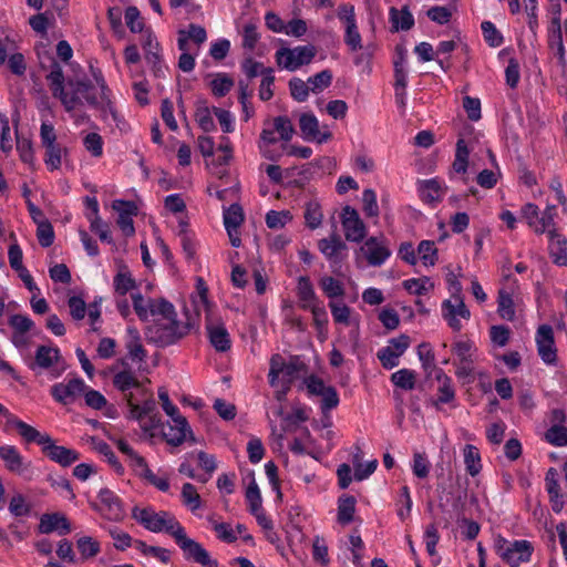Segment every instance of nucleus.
<instances>
[{
	"instance_id": "f257e3e1",
	"label": "nucleus",
	"mask_w": 567,
	"mask_h": 567,
	"mask_svg": "<svg viewBox=\"0 0 567 567\" xmlns=\"http://www.w3.org/2000/svg\"><path fill=\"white\" fill-rule=\"evenodd\" d=\"M153 323L147 326L145 337L148 342L158 347L174 344L188 334L192 328L189 321L183 323L176 320V312L173 308L169 313H159Z\"/></svg>"
},
{
	"instance_id": "f03ea898",
	"label": "nucleus",
	"mask_w": 567,
	"mask_h": 567,
	"mask_svg": "<svg viewBox=\"0 0 567 567\" xmlns=\"http://www.w3.org/2000/svg\"><path fill=\"white\" fill-rule=\"evenodd\" d=\"M132 517L147 530L153 533L165 532L172 537L182 527L173 514L165 511L155 512L152 507L141 508L135 506L132 509Z\"/></svg>"
},
{
	"instance_id": "7ed1b4c3",
	"label": "nucleus",
	"mask_w": 567,
	"mask_h": 567,
	"mask_svg": "<svg viewBox=\"0 0 567 567\" xmlns=\"http://www.w3.org/2000/svg\"><path fill=\"white\" fill-rule=\"evenodd\" d=\"M496 554L509 566L517 567L520 563L530 560L534 547L530 542L520 539L508 542L498 535L494 540Z\"/></svg>"
},
{
	"instance_id": "20e7f679",
	"label": "nucleus",
	"mask_w": 567,
	"mask_h": 567,
	"mask_svg": "<svg viewBox=\"0 0 567 567\" xmlns=\"http://www.w3.org/2000/svg\"><path fill=\"white\" fill-rule=\"evenodd\" d=\"M317 54V49L311 45H298L293 49L281 48L276 52V62L280 68L296 71L302 65L309 64Z\"/></svg>"
},
{
	"instance_id": "39448f33",
	"label": "nucleus",
	"mask_w": 567,
	"mask_h": 567,
	"mask_svg": "<svg viewBox=\"0 0 567 567\" xmlns=\"http://www.w3.org/2000/svg\"><path fill=\"white\" fill-rule=\"evenodd\" d=\"M174 539L183 550L187 560H193L202 567H218L217 560L213 559L209 553L198 542L189 538L182 526L174 535Z\"/></svg>"
},
{
	"instance_id": "423d86ee",
	"label": "nucleus",
	"mask_w": 567,
	"mask_h": 567,
	"mask_svg": "<svg viewBox=\"0 0 567 567\" xmlns=\"http://www.w3.org/2000/svg\"><path fill=\"white\" fill-rule=\"evenodd\" d=\"M133 308L142 321H147L150 317H157L159 313H169L173 305L165 299L144 298L141 292L131 295Z\"/></svg>"
},
{
	"instance_id": "0eeeda50",
	"label": "nucleus",
	"mask_w": 567,
	"mask_h": 567,
	"mask_svg": "<svg viewBox=\"0 0 567 567\" xmlns=\"http://www.w3.org/2000/svg\"><path fill=\"white\" fill-rule=\"evenodd\" d=\"M308 392L312 395L321 396V411L327 413L339 405V394L332 385H326L323 380L316 375H310L305 380Z\"/></svg>"
},
{
	"instance_id": "6e6552de",
	"label": "nucleus",
	"mask_w": 567,
	"mask_h": 567,
	"mask_svg": "<svg viewBox=\"0 0 567 567\" xmlns=\"http://www.w3.org/2000/svg\"><path fill=\"white\" fill-rule=\"evenodd\" d=\"M442 316L447 321L451 329L460 331L462 323L458 317L468 320L471 312L465 306L462 296L452 295V299L444 300L442 303Z\"/></svg>"
},
{
	"instance_id": "1a4fd4ad",
	"label": "nucleus",
	"mask_w": 567,
	"mask_h": 567,
	"mask_svg": "<svg viewBox=\"0 0 567 567\" xmlns=\"http://www.w3.org/2000/svg\"><path fill=\"white\" fill-rule=\"evenodd\" d=\"M85 388L84 381L75 378L69 380L66 383H55L51 386L50 393L56 402L68 405L80 398L84 393Z\"/></svg>"
},
{
	"instance_id": "9d476101",
	"label": "nucleus",
	"mask_w": 567,
	"mask_h": 567,
	"mask_svg": "<svg viewBox=\"0 0 567 567\" xmlns=\"http://www.w3.org/2000/svg\"><path fill=\"white\" fill-rule=\"evenodd\" d=\"M536 344L538 355L546 364H555L557 361V349L555 347L554 331L549 324H542L536 332Z\"/></svg>"
},
{
	"instance_id": "9b49d317",
	"label": "nucleus",
	"mask_w": 567,
	"mask_h": 567,
	"mask_svg": "<svg viewBox=\"0 0 567 567\" xmlns=\"http://www.w3.org/2000/svg\"><path fill=\"white\" fill-rule=\"evenodd\" d=\"M341 223L347 240L359 243L365 237V225L353 207L342 209Z\"/></svg>"
},
{
	"instance_id": "f8f14e48",
	"label": "nucleus",
	"mask_w": 567,
	"mask_h": 567,
	"mask_svg": "<svg viewBox=\"0 0 567 567\" xmlns=\"http://www.w3.org/2000/svg\"><path fill=\"white\" fill-rule=\"evenodd\" d=\"M0 460L11 473L25 475L31 472V462L27 461L14 445H1Z\"/></svg>"
},
{
	"instance_id": "ddd939ff",
	"label": "nucleus",
	"mask_w": 567,
	"mask_h": 567,
	"mask_svg": "<svg viewBox=\"0 0 567 567\" xmlns=\"http://www.w3.org/2000/svg\"><path fill=\"white\" fill-rule=\"evenodd\" d=\"M101 506L99 511L110 520H121L125 516V511L121 498L110 488H102L97 495Z\"/></svg>"
},
{
	"instance_id": "4468645a",
	"label": "nucleus",
	"mask_w": 567,
	"mask_h": 567,
	"mask_svg": "<svg viewBox=\"0 0 567 567\" xmlns=\"http://www.w3.org/2000/svg\"><path fill=\"white\" fill-rule=\"evenodd\" d=\"M319 250L331 262V268L334 274H339L338 268L341 267L343 259L342 251L347 249L346 244L340 237L333 235L330 238H323L318 243Z\"/></svg>"
},
{
	"instance_id": "2eb2a0df",
	"label": "nucleus",
	"mask_w": 567,
	"mask_h": 567,
	"mask_svg": "<svg viewBox=\"0 0 567 567\" xmlns=\"http://www.w3.org/2000/svg\"><path fill=\"white\" fill-rule=\"evenodd\" d=\"M112 208L118 213L117 225L126 237L133 236L135 233L132 217L137 214L135 203L123 199H115Z\"/></svg>"
},
{
	"instance_id": "dca6fc26",
	"label": "nucleus",
	"mask_w": 567,
	"mask_h": 567,
	"mask_svg": "<svg viewBox=\"0 0 567 567\" xmlns=\"http://www.w3.org/2000/svg\"><path fill=\"white\" fill-rule=\"evenodd\" d=\"M299 127L301 135L307 141L323 143L332 137L330 131H320L319 121L312 113H302L299 117Z\"/></svg>"
},
{
	"instance_id": "f3484780",
	"label": "nucleus",
	"mask_w": 567,
	"mask_h": 567,
	"mask_svg": "<svg viewBox=\"0 0 567 567\" xmlns=\"http://www.w3.org/2000/svg\"><path fill=\"white\" fill-rule=\"evenodd\" d=\"M360 250L364 255L368 264L373 267L381 266L391 255V251L384 245V241L378 237L368 238L361 246Z\"/></svg>"
},
{
	"instance_id": "a211bd4d",
	"label": "nucleus",
	"mask_w": 567,
	"mask_h": 567,
	"mask_svg": "<svg viewBox=\"0 0 567 567\" xmlns=\"http://www.w3.org/2000/svg\"><path fill=\"white\" fill-rule=\"evenodd\" d=\"M172 422L173 424H168L167 430L163 431V437L167 444L179 446L185 442L187 435L195 441L188 422L183 415L176 416Z\"/></svg>"
},
{
	"instance_id": "6ab92c4d",
	"label": "nucleus",
	"mask_w": 567,
	"mask_h": 567,
	"mask_svg": "<svg viewBox=\"0 0 567 567\" xmlns=\"http://www.w3.org/2000/svg\"><path fill=\"white\" fill-rule=\"evenodd\" d=\"M142 47L145 51V60L152 65L154 74L156 76H163L164 68L162 65V56L159 54V43L150 30L142 34Z\"/></svg>"
},
{
	"instance_id": "aec40b11",
	"label": "nucleus",
	"mask_w": 567,
	"mask_h": 567,
	"mask_svg": "<svg viewBox=\"0 0 567 567\" xmlns=\"http://www.w3.org/2000/svg\"><path fill=\"white\" fill-rule=\"evenodd\" d=\"M206 330L208 339L218 352H226L231 347V340L229 333L224 324L215 323L209 313L206 315Z\"/></svg>"
},
{
	"instance_id": "412c9836",
	"label": "nucleus",
	"mask_w": 567,
	"mask_h": 567,
	"mask_svg": "<svg viewBox=\"0 0 567 567\" xmlns=\"http://www.w3.org/2000/svg\"><path fill=\"white\" fill-rule=\"evenodd\" d=\"M43 453L53 462L63 467H68L80 458L78 451L56 445L50 437V441L42 447Z\"/></svg>"
},
{
	"instance_id": "4be33fe9",
	"label": "nucleus",
	"mask_w": 567,
	"mask_h": 567,
	"mask_svg": "<svg viewBox=\"0 0 567 567\" xmlns=\"http://www.w3.org/2000/svg\"><path fill=\"white\" fill-rule=\"evenodd\" d=\"M297 296L299 299V307L303 310H312L316 306L322 302L319 300L310 278L300 276L297 282Z\"/></svg>"
},
{
	"instance_id": "5701e85b",
	"label": "nucleus",
	"mask_w": 567,
	"mask_h": 567,
	"mask_svg": "<svg viewBox=\"0 0 567 567\" xmlns=\"http://www.w3.org/2000/svg\"><path fill=\"white\" fill-rule=\"evenodd\" d=\"M39 530L42 534L58 530L60 535H66L71 532V525L63 514H43L40 519Z\"/></svg>"
},
{
	"instance_id": "b1692460",
	"label": "nucleus",
	"mask_w": 567,
	"mask_h": 567,
	"mask_svg": "<svg viewBox=\"0 0 567 567\" xmlns=\"http://www.w3.org/2000/svg\"><path fill=\"white\" fill-rule=\"evenodd\" d=\"M549 254L557 266H567V239L556 229H549Z\"/></svg>"
},
{
	"instance_id": "393cba45",
	"label": "nucleus",
	"mask_w": 567,
	"mask_h": 567,
	"mask_svg": "<svg viewBox=\"0 0 567 567\" xmlns=\"http://www.w3.org/2000/svg\"><path fill=\"white\" fill-rule=\"evenodd\" d=\"M113 386L122 392L124 400L126 394H133L132 390H142V384L135 373L131 370H122L116 372L112 379Z\"/></svg>"
},
{
	"instance_id": "a878e982",
	"label": "nucleus",
	"mask_w": 567,
	"mask_h": 567,
	"mask_svg": "<svg viewBox=\"0 0 567 567\" xmlns=\"http://www.w3.org/2000/svg\"><path fill=\"white\" fill-rule=\"evenodd\" d=\"M389 20L392 24V31L398 32L409 31L414 25V18L408 6L402 7L401 10L391 7L389 10Z\"/></svg>"
},
{
	"instance_id": "bb28decb",
	"label": "nucleus",
	"mask_w": 567,
	"mask_h": 567,
	"mask_svg": "<svg viewBox=\"0 0 567 567\" xmlns=\"http://www.w3.org/2000/svg\"><path fill=\"white\" fill-rule=\"evenodd\" d=\"M140 406L144 417L146 419V421L142 423V430L144 432H151L162 425L157 404L153 398L145 399Z\"/></svg>"
},
{
	"instance_id": "cd10ccee",
	"label": "nucleus",
	"mask_w": 567,
	"mask_h": 567,
	"mask_svg": "<svg viewBox=\"0 0 567 567\" xmlns=\"http://www.w3.org/2000/svg\"><path fill=\"white\" fill-rule=\"evenodd\" d=\"M113 287L118 297H125L128 291L136 288V281L125 266L121 267L118 272L114 276Z\"/></svg>"
},
{
	"instance_id": "c85d7f7f",
	"label": "nucleus",
	"mask_w": 567,
	"mask_h": 567,
	"mask_svg": "<svg viewBox=\"0 0 567 567\" xmlns=\"http://www.w3.org/2000/svg\"><path fill=\"white\" fill-rule=\"evenodd\" d=\"M435 378L439 382H441V385L437 389V401L435 404L439 403H449L454 400L455 398V391L452 385V380L450 377H447L442 369H435Z\"/></svg>"
},
{
	"instance_id": "c756f323",
	"label": "nucleus",
	"mask_w": 567,
	"mask_h": 567,
	"mask_svg": "<svg viewBox=\"0 0 567 567\" xmlns=\"http://www.w3.org/2000/svg\"><path fill=\"white\" fill-rule=\"evenodd\" d=\"M59 358L60 351L58 348L40 346L35 351V360L32 368L49 369L54 362H58Z\"/></svg>"
},
{
	"instance_id": "7c9ffc66",
	"label": "nucleus",
	"mask_w": 567,
	"mask_h": 567,
	"mask_svg": "<svg viewBox=\"0 0 567 567\" xmlns=\"http://www.w3.org/2000/svg\"><path fill=\"white\" fill-rule=\"evenodd\" d=\"M464 464L466 472L471 476H476L482 470L481 453L475 445L466 444L463 450Z\"/></svg>"
},
{
	"instance_id": "2f4dec72",
	"label": "nucleus",
	"mask_w": 567,
	"mask_h": 567,
	"mask_svg": "<svg viewBox=\"0 0 567 567\" xmlns=\"http://www.w3.org/2000/svg\"><path fill=\"white\" fill-rule=\"evenodd\" d=\"M50 90L53 96L63 94L64 90V74L61 65L52 59L50 72L47 75Z\"/></svg>"
},
{
	"instance_id": "473e14b6",
	"label": "nucleus",
	"mask_w": 567,
	"mask_h": 567,
	"mask_svg": "<svg viewBox=\"0 0 567 567\" xmlns=\"http://www.w3.org/2000/svg\"><path fill=\"white\" fill-rule=\"evenodd\" d=\"M522 217L536 234H544V223L540 220V213L537 205L527 203L522 207Z\"/></svg>"
},
{
	"instance_id": "72a5a7b5",
	"label": "nucleus",
	"mask_w": 567,
	"mask_h": 567,
	"mask_svg": "<svg viewBox=\"0 0 567 567\" xmlns=\"http://www.w3.org/2000/svg\"><path fill=\"white\" fill-rule=\"evenodd\" d=\"M195 120L204 132H212L216 128L212 111L204 100L196 103Z\"/></svg>"
},
{
	"instance_id": "f704fd0d",
	"label": "nucleus",
	"mask_w": 567,
	"mask_h": 567,
	"mask_svg": "<svg viewBox=\"0 0 567 567\" xmlns=\"http://www.w3.org/2000/svg\"><path fill=\"white\" fill-rule=\"evenodd\" d=\"M127 332L131 336V340L126 344L130 358L133 361L144 362L147 353L141 342L138 331L135 328H128Z\"/></svg>"
},
{
	"instance_id": "c9c22d12",
	"label": "nucleus",
	"mask_w": 567,
	"mask_h": 567,
	"mask_svg": "<svg viewBox=\"0 0 567 567\" xmlns=\"http://www.w3.org/2000/svg\"><path fill=\"white\" fill-rule=\"evenodd\" d=\"M319 286L324 296L331 300L342 298L346 293L343 284L331 276H323L319 280Z\"/></svg>"
},
{
	"instance_id": "e433bc0d",
	"label": "nucleus",
	"mask_w": 567,
	"mask_h": 567,
	"mask_svg": "<svg viewBox=\"0 0 567 567\" xmlns=\"http://www.w3.org/2000/svg\"><path fill=\"white\" fill-rule=\"evenodd\" d=\"M355 513V498L353 496H343L338 501V522L341 525H348L353 520Z\"/></svg>"
},
{
	"instance_id": "4c0bfd02",
	"label": "nucleus",
	"mask_w": 567,
	"mask_h": 567,
	"mask_svg": "<svg viewBox=\"0 0 567 567\" xmlns=\"http://www.w3.org/2000/svg\"><path fill=\"white\" fill-rule=\"evenodd\" d=\"M391 382L396 386L405 391H411L415 388L416 373L413 370L403 368L392 373Z\"/></svg>"
},
{
	"instance_id": "58836bf2",
	"label": "nucleus",
	"mask_w": 567,
	"mask_h": 567,
	"mask_svg": "<svg viewBox=\"0 0 567 567\" xmlns=\"http://www.w3.org/2000/svg\"><path fill=\"white\" fill-rule=\"evenodd\" d=\"M403 287L412 295L424 296L434 289V284L429 277L412 278L403 281Z\"/></svg>"
},
{
	"instance_id": "ea45409f",
	"label": "nucleus",
	"mask_w": 567,
	"mask_h": 567,
	"mask_svg": "<svg viewBox=\"0 0 567 567\" xmlns=\"http://www.w3.org/2000/svg\"><path fill=\"white\" fill-rule=\"evenodd\" d=\"M91 73H92V76H93L94 81L96 82L97 86L101 89V94H100L101 103L106 105V109L109 110L112 117L114 120H116L117 114H116L115 110L112 107L111 100L109 97L110 90L106 85V82L104 80V76H103L101 70L94 69L93 66H91Z\"/></svg>"
},
{
	"instance_id": "a19ab883",
	"label": "nucleus",
	"mask_w": 567,
	"mask_h": 567,
	"mask_svg": "<svg viewBox=\"0 0 567 567\" xmlns=\"http://www.w3.org/2000/svg\"><path fill=\"white\" fill-rule=\"evenodd\" d=\"M313 318V324L316 327V330L318 332V338L321 341H324L327 339L328 334V313L322 306H316L312 310H310Z\"/></svg>"
},
{
	"instance_id": "79ce46f5",
	"label": "nucleus",
	"mask_w": 567,
	"mask_h": 567,
	"mask_svg": "<svg viewBox=\"0 0 567 567\" xmlns=\"http://www.w3.org/2000/svg\"><path fill=\"white\" fill-rule=\"evenodd\" d=\"M182 502L193 513L200 508L202 498L196 487L190 483H185L182 487Z\"/></svg>"
},
{
	"instance_id": "37998d69",
	"label": "nucleus",
	"mask_w": 567,
	"mask_h": 567,
	"mask_svg": "<svg viewBox=\"0 0 567 567\" xmlns=\"http://www.w3.org/2000/svg\"><path fill=\"white\" fill-rule=\"evenodd\" d=\"M470 151L463 138H460L456 143L455 158L453 162V169L458 174H464L468 166Z\"/></svg>"
},
{
	"instance_id": "c03bdc74",
	"label": "nucleus",
	"mask_w": 567,
	"mask_h": 567,
	"mask_svg": "<svg viewBox=\"0 0 567 567\" xmlns=\"http://www.w3.org/2000/svg\"><path fill=\"white\" fill-rule=\"evenodd\" d=\"M134 547L137 550H140L143 555H145V556L151 555V556L157 558L158 560H161L164 564L168 563L169 559H171V553L166 548L157 547V546H148L143 540H135L134 542Z\"/></svg>"
},
{
	"instance_id": "a18cd8bd",
	"label": "nucleus",
	"mask_w": 567,
	"mask_h": 567,
	"mask_svg": "<svg viewBox=\"0 0 567 567\" xmlns=\"http://www.w3.org/2000/svg\"><path fill=\"white\" fill-rule=\"evenodd\" d=\"M18 432L25 442H35L42 447L45 443L50 441V435L41 434L37 429H34L33 426L29 425L25 422L19 424Z\"/></svg>"
},
{
	"instance_id": "49530a36",
	"label": "nucleus",
	"mask_w": 567,
	"mask_h": 567,
	"mask_svg": "<svg viewBox=\"0 0 567 567\" xmlns=\"http://www.w3.org/2000/svg\"><path fill=\"white\" fill-rule=\"evenodd\" d=\"M441 186L435 179L424 181L420 187V197L425 203H433L441 199Z\"/></svg>"
},
{
	"instance_id": "de8ad7c7",
	"label": "nucleus",
	"mask_w": 567,
	"mask_h": 567,
	"mask_svg": "<svg viewBox=\"0 0 567 567\" xmlns=\"http://www.w3.org/2000/svg\"><path fill=\"white\" fill-rule=\"evenodd\" d=\"M344 43L352 52L362 48L361 35L359 33L355 19L350 18L349 23H346Z\"/></svg>"
},
{
	"instance_id": "09e8293b",
	"label": "nucleus",
	"mask_w": 567,
	"mask_h": 567,
	"mask_svg": "<svg viewBox=\"0 0 567 567\" xmlns=\"http://www.w3.org/2000/svg\"><path fill=\"white\" fill-rule=\"evenodd\" d=\"M244 223V212L239 204H231L224 212V225L225 228H239Z\"/></svg>"
},
{
	"instance_id": "8fccbe9b",
	"label": "nucleus",
	"mask_w": 567,
	"mask_h": 567,
	"mask_svg": "<svg viewBox=\"0 0 567 567\" xmlns=\"http://www.w3.org/2000/svg\"><path fill=\"white\" fill-rule=\"evenodd\" d=\"M234 86L233 79L226 73H218L210 82V89L215 96H225Z\"/></svg>"
},
{
	"instance_id": "3c124183",
	"label": "nucleus",
	"mask_w": 567,
	"mask_h": 567,
	"mask_svg": "<svg viewBox=\"0 0 567 567\" xmlns=\"http://www.w3.org/2000/svg\"><path fill=\"white\" fill-rule=\"evenodd\" d=\"M179 226L181 230L178 233V237L181 239L183 250L188 259H193L196 254V243L193 235L187 229V223L182 220Z\"/></svg>"
},
{
	"instance_id": "603ef678",
	"label": "nucleus",
	"mask_w": 567,
	"mask_h": 567,
	"mask_svg": "<svg viewBox=\"0 0 567 567\" xmlns=\"http://www.w3.org/2000/svg\"><path fill=\"white\" fill-rule=\"evenodd\" d=\"M497 312L501 318L513 321L515 318L514 301L509 293L501 290L498 293V308Z\"/></svg>"
},
{
	"instance_id": "864d4df0",
	"label": "nucleus",
	"mask_w": 567,
	"mask_h": 567,
	"mask_svg": "<svg viewBox=\"0 0 567 567\" xmlns=\"http://www.w3.org/2000/svg\"><path fill=\"white\" fill-rule=\"evenodd\" d=\"M417 252L425 266H434L437 260V249L434 241L422 240L417 246Z\"/></svg>"
},
{
	"instance_id": "5fc2aeb1",
	"label": "nucleus",
	"mask_w": 567,
	"mask_h": 567,
	"mask_svg": "<svg viewBox=\"0 0 567 567\" xmlns=\"http://www.w3.org/2000/svg\"><path fill=\"white\" fill-rule=\"evenodd\" d=\"M70 85H74L76 92H79L91 106H97L101 102L99 97L92 93L93 84L90 80H78L74 83L70 82Z\"/></svg>"
},
{
	"instance_id": "6e6d98bb",
	"label": "nucleus",
	"mask_w": 567,
	"mask_h": 567,
	"mask_svg": "<svg viewBox=\"0 0 567 567\" xmlns=\"http://www.w3.org/2000/svg\"><path fill=\"white\" fill-rule=\"evenodd\" d=\"M321 207L317 202H310L306 206L305 219L309 228L316 229L321 225L322 221Z\"/></svg>"
},
{
	"instance_id": "4d7b16f0",
	"label": "nucleus",
	"mask_w": 567,
	"mask_h": 567,
	"mask_svg": "<svg viewBox=\"0 0 567 567\" xmlns=\"http://www.w3.org/2000/svg\"><path fill=\"white\" fill-rule=\"evenodd\" d=\"M362 209L368 217L379 216L377 194L373 189L367 188L362 193Z\"/></svg>"
},
{
	"instance_id": "13d9d810",
	"label": "nucleus",
	"mask_w": 567,
	"mask_h": 567,
	"mask_svg": "<svg viewBox=\"0 0 567 567\" xmlns=\"http://www.w3.org/2000/svg\"><path fill=\"white\" fill-rule=\"evenodd\" d=\"M484 40L493 48L502 45L504 39L493 22L484 21L481 24Z\"/></svg>"
},
{
	"instance_id": "bf43d9fd",
	"label": "nucleus",
	"mask_w": 567,
	"mask_h": 567,
	"mask_svg": "<svg viewBox=\"0 0 567 567\" xmlns=\"http://www.w3.org/2000/svg\"><path fill=\"white\" fill-rule=\"evenodd\" d=\"M332 81V73L330 70H323L308 79V84L312 92H321L327 89Z\"/></svg>"
},
{
	"instance_id": "052dcab7",
	"label": "nucleus",
	"mask_w": 567,
	"mask_h": 567,
	"mask_svg": "<svg viewBox=\"0 0 567 567\" xmlns=\"http://www.w3.org/2000/svg\"><path fill=\"white\" fill-rule=\"evenodd\" d=\"M274 128L280 135V138L288 142L292 138L295 133L293 125L289 117L277 116L274 118Z\"/></svg>"
},
{
	"instance_id": "680f3d73",
	"label": "nucleus",
	"mask_w": 567,
	"mask_h": 567,
	"mask_svg": "<svg viewBox=\"0 0 567 567\" xmlns=\"http://www.w3.org/2000/svg\"><path fill=\"white\" fill-rule=\"evenodd\" d=\"M289 89L291 96L298 102H305L308 99L309 91H311L308 81L305 82L299 78L289 81Z\"/></svg>"
},
{
	"instance_id": "e2e57ef3",
	"label": "nucleus",
	"mask_w": 567,
	"mask_h": 567,
	"mask_svg": "<svg viewBox=\"0 0 567 567\" xmlns=\"http://www.w3.org/2000/svg\"><path fill=\"white\" fill-rule=\"evenodd\" d=\"M45 148L44 162L53 171L61 166L62 147L58 143L43 146Z\"/></svg>"
},
{
	"instance_id": "0e129e2a",
	"label": "nucleus",
	"mask_w": 567,
	"mask_h": 567,
	"mask_svg": "<svg viewBox=\"0 0 567 567\" xmlns=\"http://www.w3.org/2000/svg\"><path fill=\"white\" fill-rule=\"evenodd\" d=\"M246 499L249 504V509L251 514H257L258 512L262 511L261 507V495L259 487L255 480L249 484L246 491Z\"/></svg>"
},
{
	"instance_id": "69168bd1",
	"label": "nucleus",
	"mask_w": 567,
	"mask_h": 567,
	"mask_svg": "<svg viewBox=\"0 0 567 567\" xmlns=\"http://www.w3.org/2000/svg\"><path fill=\"white\" fill-rule=\"evenodd\" d=\"M546 440L555 446L567 445V427L563 425L550 426L546 434Z\"/></svg>"
},
{
	"instance_id": "338daca9",
	"label": "nucleus",
	"mask_w": 567,
	"mask_h": 567,
	"mask_svg": "<svg viewBox=\"0 0 567 567\" xmlns=\"http://www.w3.org/2000/svg\"><path fill=\"white\" fill-rule=\"evenodd\" d=\"M329 308L333 317L334 322L342 323L344 326L350 324L351 309L344 303H338L334 301L329 302Z\"/></svg>"
},
{
	"instance_id": "774afa93",
	"label": "nucleus",
	"mask_w": 567,
	"mask_h": 567,
	"mask_svg": "<svg viewBox=\"0 0 567 567\" xmlns=\"http://www.w3.org/2000/svg\"><path fill=\"white\" fill-rule=\"evenodd\" d=\"M9 511L17 517L27 516L31 512V506L27 503L25 497L22 494H16L10 499Z\"/></svg>"
}]
</instances>
